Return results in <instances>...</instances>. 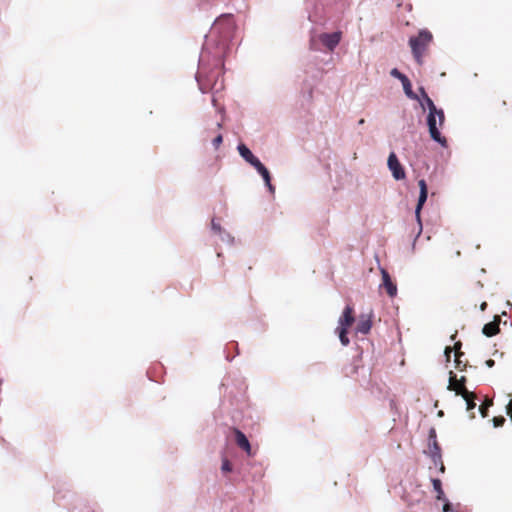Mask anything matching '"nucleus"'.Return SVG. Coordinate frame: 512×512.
I'll use <instances>...</instances> for the list:
<instances>
[{"mask_svg":"<svg viewBox=\"0 0 512 512\" xmlns=\"http://www.w3.org/2000/svg\"><path fill=\"white\" fill-rule=\"evenodd\" d=\"M432 40L433 35L427 29L420 30L417 36L411 37L409 39V45L411 47L412 54L419 64L422 63V58Z\"/></svg>","mask_w":512,"mask_h":512,"instance_id":"obj_1","label":"nucleus"},{"mask_svg":"<svg viewBox=\"0 0 512 512\" xmlns=\"http://www.w3.org/2000/svg\"><path fill=\"white\" fill-rule=\"evenodd\" d=\"M445 115L442 109L435 112H429L427 116V125L429 128L430 137L438 142L441 146L446 147L447 140L441 135L439 128L443 126Z\"/></svg>","mask_w":512,"mask_h":512,"instance_id":"obj_2","label":"nucleus"},{"mask_svg":"<svg viewBox=\"0 0 512 512\" xmlns=\"http://www.w3.org/2000/svg\"><path fill=\"white\" fill-rule=\"evenodd\" d=\"M238 151H239V154L241 155V157L244 158L245 161H247L250 165H252L258 171V173L263 177L269 190L273 191L274 188L271 185V178H270V173H269L268 169L261 163V161L256 156L253 155V153L250 151V149L246 145L240 144L238 146Z\"/></svg>","mask_w":512,"mask_h":512,"instance_id":"obj_3","label":"nucleus"},{"mask_svg":"<svg viewBox=\"0 0 512 512\" xmlns=\"http://www.w3.org/2000/svg\"><path fill=\"white\" fill-rule=\"evenodd\" d=\"M466 377L462 376L461 378L457 379L456 374L453 371H450L449 373V384H448V390L454 391L456 395L460 396H468L469 391L466 388Z\"/></svg>","mask_w":512,"mask_h":512,"instance_id":"obj_4","label":"nucleus"},{"mask_svg":"<svg viewBox=\"0 0 512 512\" xmlns=\"http://www.w3.org/2000/svg\"><path fill=\"white\" fill-rule=\"evenodd\" d=\"M387 165L396 180H403L406 177L405 170L399 162L396 154L391 152L388 156Z\"/></svg>","mask_w":512,"mask_h":512,"instance_id":"obj_5","label":"nucleus"},{"mask_svg":"<svg viewBox=\"0 0 512 512\" xmlns=\"http://www.w3.org/2000/svg\"><path fill=\"white\" fill-rule=\"evenodd\" d=\"M354 322V308L351 305H347L338 320V327H344L345 329H349Z\"/></svg>","mask_w":512,"mask_h":512,"instance_id":"obj_6","label":"nucleus"},{"mask_svg":"<svg viewBox=\"0 0 512 512\" xmlns=\"http://www.w3.org/2000/svg\"><path fill=\"white\" fill-rule=\"evenodd\" d=\"M418 185L420 188V193H419L418 203H417V206L415 209V215H416L418 222L420 223V212H421V209H422L424 203L427 200L428 189H427L426 181L424 179L419 180Z\"/></svg>","mask_w":512,"mask_h":512,"instance_id":"obj_7","label":"nucleus"},{"mask_svg":"<svg viewBox=\"0 0 512 512\" xmlns=\"http://www.w3.org/2000/svg\"><path fill=\"white\" fill-rule=\"evenodd\" d=\"M320 40L325 47L333 51L341 40V32L324 33L320 36Z\"/></svg>","mask_w":512,"mask_h":512,"instance_id":"obj_8","label":"nucleus"},{"mask_svg":"<svg viewBox=\"0 0 512 512\" xmlns=\"http://www.w3.org/2000/svg\"><path fill=\"white\" fill-rule=\"evenodd\" d=\"M381 275L383 280L382 286L385 288L387 294L390 297H395L397 294L396 284L392 281L389 273L385 269H381Z\"/></svg>","mask_w":512,"mask_h":512,"instance_id":"obj_9","label":"nucleus"},{"mask_svg":"<svg viewBox=\"0 0 512 512\" xmlns=\"http://www.w3.org/2000/svg\"><path fill=\"white\" fill-rule=\"evenodd\" d=\"M234 434H235L236 444L242 450H244L248 455H252L251 445L249 443V440L245 436V434L242 431H240L239 429H237V428L234 429Z\"/></svg>","mask_w":512,"mask_h":512,"instance_id":"obj_10","label":"nucleus"},{"mask_svg":"<svg viewBox=\"0 0 512 512\" xmlns=\"http://www.w3.org/2000/svg\"><path fill=\"white\" fill-rule=\"evenodd\" d=\"M499 325H500V317L498 315H496L494 317L493 321L484 325L482 332L487 337L495 336L500 331Z\"/></svg>","mask_w":512,"mask_h":512,"instance_id":"obj_11","label":"nucleus"},{"mask_svg":"<svg viewBox=\"0 0 512 512\" xmlns=\"http://www.w3.org/2000/svg\"><path fill=\"white\" fill-rule=\"evenodd\" d=\"M359 367H360L359 360H353L351 363H349L348 365H346L343 368L344 376L350 377V378L355 377V375H357V373H358Z\"/></svg>","mask_w":512,"mask_h":512,"instance_id":"obj_12","label":"nucleus"},{"mask_svg":"<svg viewBox=\"0 0 512 512\" xmlns=\"http://www.w3.org/2000/svg\"><path fill=\"white\" fill-rule=\"evenodd\" d=\"M372 327V321L370 318H364L363 316L360 317L359 322L357 324V332L362 334H367L371 330Z\"/></svg>","mask_w":512,"mask_h":512,"instance_id":"obj_13","label":"nucleus"},{"mask_svg":"<svg viewBox=\"0 0 512 512\" xmlns=\"http://www.w3.org/2000/svg\"><path fill=\"white\" fill-rule=\"evenodd\" d=\"M432 485L436 492V499L437 500H445L444 491L442 489V482L440 479L433 478L432 479Z\"/></svg>","mask_w":512,"mask_h":512,"instance_id":"obj_14","label":"nucleus"},{"mask_svg":"<svg viewBox=\"0 0 512 512\" xmlns=\"http://www.w3.org/2000/svg\"><path fill=\"white\" fill-rule=\"evenodd\" d=\"M420 93H421V96L424 100V103L426 104V106L428 107V110L429 112H435V111H438L439 109L436 108L434 102L431 100V98L428 96V94L426 93L425 89L423 87H421L419 89Z\"/></svg>","mask_w":512,"mask_h":512,"instance_id":"obj_15","label":"nucleus"},{"mask_svg":"<svg viewBox=\"0 0 512 512\" xmlns=\"http://www.w3.org/2000/svg\"><path fill=\"white\" fill-rule=\"evenodd\" d=\"M430 442V451H431V455L433 457V460L434 462L436 463L437 460H440L441 458V455H440V446L437 442V439L436 440H432V441H429Z\"/></svg>","mask_w":512,"mask_h":512,"instance_id":"obj_16","label":"nucleus"},{"mask_svg":"<svg viewBox=\"0 0 512 512\" xmlns=\"http://www.w3.org/2000/svg\"><path fill=\"white\" fill-rule=\"evenodd\" d=\"M401 83L403 85V89L407 97L414 100L418 99V96L412 90V85L408 78L404 79V81Z\"/></svg>","mask_w":512,"mask_h":512,"instance_id":"obj_17","label":"nucleus"},{"mask_svg":"<svg viewBox=\"0 0 512 512\" xmlns=\"http://www.w3.org/2000/svg\"><path fill=\"white\" fill-rule=\"evenodd\" d=\"M336 332L338 333L341 344L343 346H348L350 343V340L347 336L348 329H345L344 327H337Z\"/></svg>","mask_w":512,"mask_h":512,"instance_id":"obj_18","label":"nucleus"},{"mask_svg":"<svg viewBox=\"0 0 512 512\" xmlns=\"http://www.w3.org/2000/svg\"><path fill=\"white\" fill-rule=\"evenodd\" d=\"M462 398L466 401L468 411H472L476 407V403H475L476 394L474 392L469 391V395L462 396Z\"/></svg>","mask_w":512,"mask_h":512,"instance_id":"obj_19","label":"nucleus"},{"mask_svg":"<svg viewBox=\"0 0 512 512\" xmlns=\"http://www.w3.org/2000/svg\"><path fill=\"white\" fill-rule=\"evenodd\" d=\"M493 405V401L491 399H486L480 406L479 411L483 418L488 416V409Z\"/></svg>","mask_w":512,"mask_h":512,"instance_id":"obj_20","label":"nucleus"},{"mask_svg":"<svg viewBox=\"0 0 512 512\" xmlns=\"http://www.w3.org/2000/svg\"><path fill=\"white\" fill-rule=\"evenodd\" d=\"M464 355L463 352H457L455 354V363H456V368L460 371H463L466 369V363H463V361L461 360V357Z\"/></svg>","mask_w":512,"mask_h":512,"instance_id":"obj_21","label":"nucleus"},{"mask_svg":"<svg viewBox=\"0 0 512 512\" xmlns=\"http://www.w3.org/2000/svg\"><path fill=\"white\" fill-rule=\"evenodd\" d=\"M391 76L399 79L401 82L404 81V79L408 78L406 75L401 73L397 68H393L390 72Z\"/></svg>","mask_w":512,"mask_h":512,"instance_id":"obj_22","label":"nucleus"},{"mask_svg":"<svg viewBox=\"0 0 512 512\" xmlns=\"http://www.w3.org/2000/svg\"><path fill=\"white\" fill-rule=\"evenodd\" d=\"M221 470L225 473L232 471V464L228 459L223 460Z\"/></svg>","mask_w":512,"mask_h":512,"instance_id":"obj_23","label":"nucleus"},{"mask_svg":"<svg viewBox=\"0 0 512 512\" xmlns=\"http://www.w3.org/2000/svg\"><path fill=\"white\" fill-rule=\"evenodd\" d=\"M493 424L495 427H501L505 423V418L503 416H498L493 418Z\"/></svg>","mask_w":512,"mask_h":512,"instance_id":"obj_24","label":"nucleus"},{"mask_svg":"<svg viewBox=\"0 0 512 512\" xmlns=\"http://www.w3.org/2000/svg\"><path fill=\"white\" fill-rule=\"evenodd\" d=\"M223 141V137L221 134L217 135L214 139H213V145L214 147L217 149L221 143Z\"/></svg>","mask_w":512,"mask_h":512,"instance_id":"obj_25","label":"nucleus"},{"mask_svg":"<svg viewBox=\"0 0 512 512\" xmlns=\"http://www.w3.org/2000/svg\"><path fill=\"white\" fill-rule=\"evenodd\" d=\"M445 503L443 505V512H453V509H452V505L449 503V501H447L446 499L444 500Z\"/></svg>","mask_w":512,"mask_h":512,"instance_id":"obj_26","label":"nucleus"},{"mask_svg":"<svg viewBox=\"0 0 512 512\" xmlns=\"http://www.w3.org/2000/svg\"><path fill=\"white\" fill-rule=\"evenodd\" d=\"M211 226H212V229L216 233H220L221 232V226L218 223H216L214 220H212Z\"/></svg>","mask_w":512,"mask_h":512,"instance_id":"obj_27","label":"nucleus"},{"mask_svg":"<svg viewBox=\"0 0 512 512\" xmlns=\"http://www.w3.org/2000/svg\"><path fill=\"white\" fill-rule=\"evenodd\" d=\"M506 411H507V415L511 418L512 420V400H510L506 406Z\"/></svg>","mask_w":512,"mask_h":512,"instance_id":"obj_28","label":"nucleus"},{"mask_svg":"<svg viewBox=\"0 0 512 512\" xmlns=\"http://www.w3.org/2000/svg\"><path fill=\"white\" fill-rule=\"evenodd\" d=\"M436 440V431L434 428L429 431V441Z\"/></svg>","mask_w":512,"mask_h":512,"instance_id":"obj_29","label":"nucleus"},{"mask_svg":"<svg viewBox=\"0 0 512 512\" xmlns=\"http://www.w3.org/2000/svg\"><path fill=\"white\" fill-rule=\"evenodd\" d=\"M451 352H452V348L451 347L448 346V347L445 348V356H446L447 361H450Z\"/></svg>","mask_w":512,"mask_h":512,"instance_id":"obj_30","label":"nucleus"},{"mask_svg":"<svg viewBox=\"0 0 512 512\" xmlns=\"http://www.w3.org/2000/svg\"><path fill=\"white\" fill-rule=\"evenodd\" d=\"M461 346H462V343L460 341L456 342L455 345H454V349H455V354L457 352H461L460 349H461Z\"/></svg>","mask_w":512,"mask_h":512,"instance_id":"obj_31","label":"nucleus"},{"mask_svg":"<svg viewBox=\"0 0 512 512\" xmlns=\"http://www.w3.org/2000/svg\"><path fill=\"white\" fill-rule=\"evenodd\" d=\"M485 363L489 368H491L494 366L495 361L493 359H488Z\"/></svg>","mask_w":512,"mask_h":512,"instance_id":"obj_32","label":"nucleus"},{"mask_svg":"<svg viewBox=\"0 0 512 512\" xmlns=\"http://www.w3.org/2000/svg\"><path fill=\"white\" fill-rule=\"evenodd\" d=\"M486 308H487V303H486V302H483V303L480 305V309H481L482 311H484Z\"/></svg>","mask_w":512,"mask_h":512,"instance_id":"obj_33","label":"nucleus"},{"mask_svg":"<svg viewBox=\"0 0 512 512\" xmlns=\"http://www.w3.org/2000/svg\"><path fill=\"white\" fill-rule=\"evenodd\" d=\"M444 470H445V467H444L443 463H441L440 471H441V472H444Z\"/></svg>","mask_w":512,"mask_h":512,"instance_id":"obj_34","label":"nucleus"},{"mask_svg":"<svg viewBox=\"0 0 512 512\" xmlns=\"http://www.w3.org/2000/svg\"><path fill=\"white\" fill-rule=\"evenodd\" d=\"M364 122H365V120H364V119H360V120H359V124H360V125L364 124Z\"/></svg>","mask_w":512,"mask_h":512,"instance_id":"obj_35","label":"nucleus"}]
</instances>
